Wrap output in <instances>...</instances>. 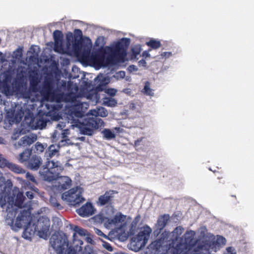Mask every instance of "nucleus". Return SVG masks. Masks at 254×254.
Returning <instances> with one entry per match:
<instances>
[{
    "label": "nucleus",
    "instance_id": "nucleus-1",
    "mask_svg": "<svg viewBox=\"0 0 254 254\" xmlns=\"http://www.w3.org/2000/svg\"><path fill=\"white\" fill-rule=\"evenodd\" d=\"M30 86L27 88V82L23 79L15 78L6 75L3 81V93L7 96L15 95L18 98L34 103L43 100L59 102L64 101L70 108L68 119L72 127H77L81 133L91 135L93 130L104 126L103 120L98 116H107V110L103 107L98 110H91L84 115L88 104L81 102L77 96L78 87L76 84L68 83L66 86L65 81H56L53 78L46 77L41 83L38 75L29 77Z\"/></svg>",
    "mask_w": 254,
    "mask_h": 254
},
{
    "label": "nucleus",
    "instance_id": "nucleus-2",
    "mask_svg": "<svg viewBox=\"0 0 254 254\" xmlns=\"http://www.w3.org/2000/svg\"><path fill=\"white\" fill-rule=\"evenodd\" d=\"M24 196L22 193L18 192L16 195L15 203L10 201L2 205V207L6 209L7 212L5 222L12 229L16 230L20 228L24 224L27 223L30 219L29 210L22 209Z\"/></svg>",
    "mask_w": 254,
    "mask_h": 254
},
{
    "label": "nucleus",
    "instance_id": "nucleus-3",
    "mask_svg": "<svg viewBox=\"0 0 254 254\" xmlns=\"http://www.w3.org/2000/svg\"><path fill=\"white\" fill-rule=\"evenodd\" d=\"M50 244L57 254H79L68 247V240L64 233H55L50 239Z\"/></svg>",
    "mask_w": 254,
    "mask_h": 254
},
{
    "label": "nucleus",
    "instance_id": "nucleus-4",
    "mask_svg": "<svg viewBox=\"0 0 254 254\" xmlns=\"http://www.w3.org/2000/svg\"><path fill=\"white\" fill-rule=\"evenodd\" d=\"M73 39L72 33L68 32L66 36V42L65 46L64 45V52H72L83 61H88L90 58V50L87 49L81 51L80 42L76 40L73 41Z\"/></svg>",
    "mask_w": 254,
    "mask_h": 254
},
{
    "label": "nucleus",
    "instance_id": "nucleus-5",
    "mask_svg": "<svg viewBox=\"0 0 254 254\" xmlns=\"http://www.w3.org/2000/svg\"><path fill=\"white\" fill-rule=\"evenodd\" d=\"M63 170V167L60 162L47 161L40 170L39 174L44 180L51 182L58 178Z\"/></svg>",
    "mask_w": 254,
    "mask_h": 254
},
{
    "label": "nucleus",
    "instance_id": "nucleus-6",
    "mask_svg": "<svg viewBox=\"0 0 254 254\" xmlns=\"http://www.w3.org/2000/svg\"><path fill=\"white\" fill-rule=\"evenodd\" d=\"M83 191L82 188L80 187L73 188L63 193L62 195V199L70 205L79 204L85 200L82 196Z\"/></svg>",
    "mask_w": 254,
    "mask_h": 254
},
{
    "label": "nucleus",
    "instance_id": "nucleus-7",
    "mask_svg": "<svg viewBox=\"0 0 254 254\" xmlns=\"http://www.w3.org/2000/svg\"><path fill=\"white\" fill-rule=\"evenodd\" d=\"M130 44V39L123 38L118 42L112 51L113 55L119 59H122L126 56V50Z\"/></svg>",
    "mask_w": 254,
    "mask_h": 254
},
{
    "label": "nucleus",
    "instance_id": "nucleus-8",
    "mask_svg": "<svg viewBox=\"0 0 254 254\" xmlns=\"http://www.w3.org/2000/svg\"><path fill=\"white\" fill-rule=\"evenodd\" d=\"M37 235L42 238L46 239L49 235L50 221L45 218L43 220L40 219L37 222L36 225Z\"/></svg>",
    "mask_w": 254,
    "mask_h": 254
},
{
    "label": "nucleus",
    "instance_id": "nucleus-9",
    "mask_svg": "<svg viewBox=\"0 0 254 254\" xmlns=\"http://www.w3.org/2000/svg\"><path fill=\"white\" fill-rule=\"evenodd\" d=\"M152 230L148 226L144 227L139 232L135 241L140 247H144L147 243Z\"/></svg>",
    "mask_w": 254,
    "mask_h": 254
},
{
    "label": "nucleus",
    "instance_id": "nucleus-10",
    "mask_svg": "<svg viewBox=\"0 0 254 254\" xmlns=\"http://www.w3.org/2000/svg\"><path fill=\"white\" fill-rule=\"evenodd\" d=\"M73 230L75 232L72 236L73 243L76 247V250H78L79 252L81 251H82L81 245H83V242L82 240L77 239L76 234H78L80 236H86L88 235L89 233L86 230L79 227L77 226H75L73 228Z\"/></svg>",
    "mask_w": 254,
    "mask_h": 254
},
{
    "label": "nucleus",
    "instance_id": "nucleus-11",
    "mask_svg": "<svg viewBox=\"0 0 254 254\" xmlns=\"http://www.w3.org/2000/svg\"><path fill=\"white\" fill-rule=\"evenodd\" d=\"M31 217L30 216V219L29 221L27 223L24 224L20 228L22 227H24V231L23 233V237L25 239H30L31 237L33 236L36 232H37V227L34 224L31 225ZM18 228H16V230L13 229L14 231H17Z\"/></svg>",
    "mask_w": 254,
    "mask_h": 254
},
{
    "label": "nucleus",
    "instance_id": "nucleus-12",
    "mask_svg": "<svg viewBox=\"0 0 254 254\" xmlns=\"http://www.w3.org/2000/svg\"><path fill=\"white\" fill-rule=\"evenodd\" d=\"M53 36L55 40V51L60 53H64L62 33L59 30H56L53 33Z\"/></svg>",
    "mask_w": 254,
    "mask_h": 254
},
{
    "label": "nucleus",
    "instance_id": "nucleus-13",
    "mask_svg": "<svg viewBox=\"0 0 254 254\" xmlns=\"http://www.w3.org/2000/svg\"><path fill=\"white\" fill-rule=\"evenodd\" d=\"M126 220V216L122 214L121 213H117L114 217L112 219H108L105 222V224L107 226H122Z\"/></svg>",
    "mask_w": 254,
    "mask_h": 254
},
{
    "label": "nucleus",
    "instance_id": "nucleus-14",
    "mask_svg": "<svg viewBox=\"0 0 254 254\" xmlns=\"http://www.w3.org/2000/svg\"><path fill=\"white\" fill-rule=\"evenodd\" d=\"M76 212L82 217H88L94 213V208L90 203H86L77 209Z\"/></svg>",
    "mask_w": 254,
    "mask_h": 254
},
{
    "label": "nucleus",
    "instance_id": "nucleus-15",
    "mask_svg": "<svg viewBox=\"0 0 254 254\" xmlns=\"http://www.w3.org/2000/svg\"><path fill=\"white\" fill-rule=\"evenodd\" d=\"M115 193V191L114 190H109L100 196L97 201L98 205L103 206L109 203L113 198Z\"/></svg>",
    "mask_w": 254,
    "mask_h": 254
},
{
    "label": "nucleus",
    "instance_id": "nucleus-16",
    "mask_svg": "<svg viewBox=\"0 0 254 254\" xmlns=\"http://www.w3.org/2000/svg\"><path fill=\"white\" fill-rule=\"evenodd\" d=\"M42 159L36 155L32 156L28 162L27 167L32 170H37L42 164Z\"/></svg>",
    "mask_w": 254,
    "mask_h": 254
},
{
    "label": "nucleus",
    "instance_id": "nucleus-17",
    "mask_svg": "<svg viewBox=\"0 0 254 254\" xmlns=\"http://www.w3.org/2000/svg\"><path fill=\"white\" fill-rule=\"evenodd\" d=\"M58 183V189L60 190H64L70 188L71 180L67 177H62L59 179Z\"/></svg>",
    "mask_w": 254,
    "mask_h": 254
},
{
    "label": "nucleus",
    "instance_id": "nucleus-18",
    "mask_svg": "<svg viewBox=\"0 0 254 254\" xmlns=\"http://www.w3.org/2000/svg\"><path fill=\"white\" fill-rule=\"evenodd\" d=\"M36 139V138L34 137L24 136L18 141L17 143H15L14 146L16 148H18L21 146L25 147L32 144L35 141Z\"/></svg>",
    "mask_w": 254,
    "mask_h": 254
},
{
    "label": "nucleus",
    "instance_id": "nucleus-19",
    "mask_svg": "<svg viewBox=\"0 0 254 254\" xmlns=\"http://www.w3.org/2000/svg\"><path fill=\"white\" fill-rule=\"evenodd\" d=\"M32 151L29 149H25L22 153L16 156L18 161L21 163L28 162L31 155Z\"/></svg>",
    "mask_w": 254,
    "mask_h": 254
},
{
    "label": "nucleus",
    "instance_id": "nucleus-20",
    "mask_svg": "<svg viewBox=\"0 0 254 254\" xmlns=\"http://www.w3.org/2000/svg\"><path fill=\"white\" fill-rule=\"evenodd\" d=\"M24 109L19 105L15 106V108L13 112V118L16 122H19L23 115H24Z\"/></svg>",
    "mask_w": 254,
    "mask_h": 254
},
{
    "label": "nucleus",
    "instance_id": "nucleus-21",
    "mask_svg": "<svg viewBox=\"0 0 254 254\" xmlns=\"http://www.w3.org/2000/svg\"><path fill=\"white\" fill-rule=\"evenodd\" d=\"M6 164L5 165V167H7L9 170L15 173L24 174L25 172V171L24 169L17 164L9 162L7 161Z\"/></svg>",
    "mask_w": 254,
    "mask_h": 254
},
{
    "label": "nucleus",
    "instance_id": "nucleus-22",
    "mask_svg": "<svg viewBox=\"0 0 254 254\" xmlns=\"http://www.w3.org/2000/svg\"><path fill=\"white\" fill-rule=\"evenodd\" d=\"M59 146L57 145H51L49 147L48 150L45 152V155L47 158V160L51 158L53 156L56 155L59 152Z\"/></svg>",
    "mask_w": 254,
    "mask_h": 254
},
{
    "label": "nucleus",
    "instance_id": "nucleus-23",
    "mask_svg": "<svg viewBox=\"0 0 254 254\" xmlns=\"http://www.w3.org/2000/svg\"><path fill=\"white\" fill-rule=\"evenodd\" d=\"M33 122L35 123L36 127L42 129L46 126L47 120L44 117L38 116L34 119Z\"/></svg>",
    "mask_w": 254,
    "mask_h": 254
},
{
    "label": "nucleus",
    "instance_id": "nucleus-24",
    "mask_svg": "<svg viewBox=\"0 0 254 254\" xmlns=\"http://www.w3.org/2000/svg\"><path fill=\"white\" fill-rule=\"evenodd\" d=\"M215 245V241H213V239L212 241H209L207 242L204 245H202L200 246V249L201 250H206L205 253L204 254H210L209 252L210 249H213Z\"/></svg>",
    "mask_w": 254,
    "mask_h": 254
},
{
    "label": "nucleus",
    "instance_id": "nucleus-25",
    "mask_svg": "<svg viewBox=\"0 0 254 254\" xmlns=\"http://www.w3.org/2000/svg\"><path fill=\"white\" fill-rule=\"evenodd\" d=\"M2 186H5V190L2 191L0 190V195H1V197L5 196V193L11 189L12 184L10 180H7L6 181L5 180L4 183H2Z\"/></svg>",
    "mask_w": 254,
    "mask_h": 254
},
{
    "label": "nucleus",
    "instance_id": "nucleus-26",
    "mask_svg": "<svg viewBox=\"0 0 254 254\" xmlns=\"http://www.w3.org/2000/svg\"><path fill=\"white\" fill-rule=\"evenodd\" d=\"M102 133L104 137L108 140L114 139L116 137V135L114 132L109 129H104L102 131Z\"/></svg>",
    "mask_w": 254,
    "mask_h": 254
},
{
    "label": "nucleus",
    "instance_id": "nucleus-27",
    "mask_svg": "<svg viewBox=\"0 0 254 254\" xmlns=\"http://www.w3.org/2000/svg\"><path fill=\"white\" fill-rule=\"evenodd\" d=\"M195 233L192 230L187 231L184 235V238L186 243H190L193 239Z\"/></svg>",
    "mask_w": 254,
    "mask_h": 254
},
{
    "label": "nucleus",
    "instance_id": "nucleus-28",
    "mask_svg": "<svg viewBox=\"0 0 254 254\" xmlns=\"http://www.w3.org/2000/svg\"><path fill=\"white\" fill-rule=\"evenodd\" d=\"M146 45L152 49H156L161 47V43L159 41L151 39L146 42Z\"/></svg>",
    "mask_w": 254,
    "mask_h": 254
},
{
    "label": "nucleus",
    "instance_id": "nucleus-29",
    "mask_svg": "<svg viewBox=\"0 0 254 254\" xmlns=\"http://www.w3.org/2000/svg\"><path fill=\"white\" fill-rule=\"evenodd\" d=\"M103 104L109 107H114L117 104V102L112 97L105 98L103 100Z\"/></svg>",
    "mask_w": 254,
    "mask_h": 254
},
{
    "label": "nucleus",
    "instance_id": "nucleus-30",
    "mask_svg": "<svg viewBox=\"0 0 254 254\" xmlns=\"http://www.w3.org/2000/svg\"><path fill=\"white\" fill-rule=\"evenodd\" d=\"M142 92L148 96H153L154 93L152 90L150 88V83L149 82L147 81L145 82L144 87L142 89Z\"/></svg>",
    "mask_w": 254,
    "mask_h": 254
},
{
    "label": "nucleus",
    "instance_id": "nucleus-31",
    "mask_svg": "<svg viewBox=\"0 0 254 254\" xmlns=\"http://www.w3.org/2000/svg\"><path fill=\"white\" fill-rule=\"evenodd\" d=\"M34 146L37 153H39L44 151V149L47 147V144L46 143L42 144L40 142H37L35 144Z\"/></svg>",
    "mask_w": 254,
    "mask_h": 254
},
{
    "label": "nucleus",
    "instance_id": "nucleus-32",
    "mask_svg": "<svg viewBox=\"0 0 254 254\" xmlns=\"http://www.w3.org/2000/svg\"><path fill=\"white\" fill-rule=\"evenodd\" d=\"M183 228L182 227H178L173 231V236L177 240L178 237L183 233Z\"/></svg>",
    "mask_w": 254,
    "mask_h": 254
},
{
    "label": "nucleus",
    "instance_id": "nucleus-33",
    "mask_svg": "<svg viewBox=\"0 0 254 254\" xmlns=\"http://www.w3.org/2000/svg\"><path fill=\"white\" fill-rule=\"evenodd\" d=\"M141 51V48L139 45H135L132 48V53L134 58H136V57L139 55Z\"/></svg>",
    "mask_w": 254,
    "mask_h": 254
},
{
    "label": "nucleus",
    "instance_id": "nucleus-34",
    "mask_svg": "<svg viewBox=\"0 0 254 254\" xmlns=\"http://www.w3.org/2000/svg\"><path fill=\"white\" fill-rule=\"evenodd\" d=\"M50 202L53 206L56 207L58 209H60L62 208L61 204L59 203H58L56 198L51 197L50 199Z\"/></svg>",
    "mask_w": 254,
    "mask_h": 254
},
{
    "label": "nucleus",
    "instance_id": "nucleus-35",
    "mask_svg": "<svg viewBox=\"0 0 254 254\" xmlns=\"http://www.w3.org/2000/svg\"><path fill=\"white\" fill-rule=\"evenodd\" d=\"M70 144V141L68 138H62V139L59 142V144L57 145L59 146V148L61 147H63L64 146L68 145Z\"/></svg>",
    "mask_w": 254,
    "mask_h": 254
},
{
    "label": "nucleus",
    "instance_id": "nucleus-36",
    "mask_svg": "<svg viewBox=\"0 0 254 254\" xmlns=\"http://www.w3.org/2000/svg\"><path fill=\"white\" fill-rule=\"evenodd\" d=\"M126 76V72L124 71H120L116 73L114 75V77L117 79L119 80L120 79L124 78Z\"/></svg>",
    "mask_w": 254,
    "mask_h": 254
},
{
    "label": "nucleus",
    "instance_id": "nucleus-37",
    "mask_svg": "<svg viewBox=\"0 0 254 254\" xmlns=\"http://www.w3.org/2000/svg\"><path fill=\"white\" fill-rule=\"evenodd\" d=\"M22 49L18 48L13 52V56L16 59H19L22 57Z\"/></svg>",
    "mask_w": 254,
    "mask_h": 254
},
{
    "label": "nucleus",
    "instance_id": "nucleus-38",
    "mask_svg": "<svg viewBox=\"0 0 254 254\" xmlns=\"http://www.w3.org/2000/svg\"><path fill=\"white\" fill-rule=\"evenodd\" d=\"M102 246L103 247V248H104L105 249H106L107 251L109 252H112L113 251V248L112 247V246L109 243L106 242H102Z\"/></svg>",
    "mask_w": 254,
    "mask_h": 254
},
{
    "label": "nucleus",
    "instance_id": "nucleus-39",
    "mask_svg": "<svg viewBox=\"0 0 254 254\" xmlns=\"http://www.w3.org/2000/svg\"><path fill=\"white\" fill-rule=\"evenodd\" d=\"M21 135V131L19 129L15 130L11 136V139L12 140H16Z\"/></svg>",
    "mask_w": 254,
    "mask_h": 254
},
{
    "label": "nucleus",
    "instance_id": "nucleus-40",
    "mask_svg": "<svg viewBox=\"0 0 254 254\" xmlns=\"http://www.w3.org/2000/svg\"><path fill=\"white\" fill-rule=\"evenodd\" d=\"M182 254H198L193 248H190L188 250L182 251Z\"/></svg>",
    "mask_w": 254,
    "mask_h": 254
},
{
    "label": "nucleus",
    "instance_id": "nucleus-41",
    "mask_svg": "<svg viewBox=\"0 0 254 254\" xmlns=\"http://www.w3.org/2000/svg\"><path fill=\"white\" fill-rule=\"evenodd\" d=\"M237 252L235 249L232 247H227L226 249V253L225 254H236Z\"/></svg>",
    "mask_w": 254,
    "mask_h": 254
},
{
    "label": "nucleus",
    "instance_id": "nucleus-42",
    "mask_svg": "<svg viewBox=\"0 0 254 254\" xmlns=\"http://www.w3.org/2000/svg\"><path fill=\"white\" fill-rule=\"evenodd\" d=\"M226 243V240L225 239L222 237V236H219L217 238V239L216 240V243L219 245H225Z\"/></svg>",
    "mask_w": 254,
    "mask_h": 254
},
{
    "label": "nucleus",
    "instance_id": "nucleus-43",
    "mask_svg": "<svg viewBox=\"0 0 254 254\" xmlns=\"http://www.w3.org/2000/svg\"><path fill=\"white\" fill-rule=\"evenodd\" d=\"M26 178L29 181L34 183H37L36 180L35 179V177L30 173H27L26 174Z\"/></svg>",
    "mask_w": 254,
    "mask_h": 254
},
{
    "label": "nucleus",
    "instance_id": "nucleus-44",
    "mask_svg": "<svg viewBox=\"0 0 254 254\" xmlns=\"http://www.w3.org/2000/svg\"><path fill=\"white\" fill-rule=\"evenodd\" d=\"M7 160L0 154V167L3 168L5 166Z\"/></svg>",
    "mask_w": 254,
    "mask_h": 254
},
{
    "label": "nucleus",
    "instance_id": "nucleus-45",
    "mask_svg": "<svg viewBox=\"0 0 254 254\" xmlns=\"http://www.w3.org/2000/svg\"><path fill=\"white\" fill-rule=\"evenodd\" d=\"M103 37H99L97 39L95 42V45L98 47H102L103 45Z\"/></svg>",
    "mask_w": 254,
    "mask_h": 254
},
{
    "label": "nucleus",
    "instance_id": "nucleus-46",
    "mask_svg": "<svg viewBox=\"0 0 254 254\" xmlns=\"http://www.w3.org/2000/svg\"><path fill=\"white\" fill-rule=\"evenodd\" d=\"M69 134V130L68 129H65L63 130V132L61 133L62 138H68L67 135Z\"/></svg>",
    "mask_w": 254,
    "mask_h": 254
},
{
    "label": "nucleus",
    "instance_id": "nucleus-47",
    "mask_svg": "<svg viewBox=\"0 0 254 254\" xmlns=\"http://www.w3.org/2000/svg\"><path fill=\"white\" fill-rule=\"evenodd\" d=\"M106 92L111 96H114L117 92V90L113 88H109L106 90Z\"/></svg>",
    "mask_w": 254,
    "mask_h": 254
},
{
    "label": "nucleus",
    "instance_id": "nucleus-48",
    "mask_svg": "<svg viewBox=\"0 0 254 254\" xmlns=\"http://www.w3.org/2000/svg\"><path fill=\"white\" fill-rule=\"evenodd\" d=\"M167 219L165 216H163L159 220V223L162 226H165L167 223Z\"/></svg>",
    "mask_w": 254,
    "mask_h": 254
},
{
    "label": "nucleus",
    "instance_id": "nucleus-49",
    "mask_svg": "<svg viewBox=\"0 0 254 254\" xmlns=\"http://www.w3.org/2000/svg\"><path fill=\"white\" fill-rule=\"evenodd\" d=\"M94 231L96 234L100 236H103L104 238H107V237L99 229L97 228H94Z\"/></svg>",
    "mask_w": 254,
    "mask_h": 254
},
{
    "label": "nucleus",
    "instance_id": "nucleus-50",
    "mask_svg": "<svg viewBox=\"0 0 254 254\" xmlns=\"http://www.w3.org/2000/svg\"><path fill=\"white\" fill-rule=\"evenodd\" d=\"M60 135V133L57 130H55L52 136L53 141H56L58 139V135Z\"/></svg>",
    "mask_w": 254,
    "mask_h": 254
},
{
    "label": "nucleus",
    "instance_id": "nucleus-51",
    "mask_svg": "<svg viewBox=\"0 0 254 254\" xmlns=\"http://www.w3.org/2000/svg\"><path fill=\"white\" fill-rule=\"evenodd\" d=\"M74 34L76 36L79 37L80 38H81L82 36V31L79 29H75L74 30Z\"/></svg>",
    "mask_w": 254,
    "mask_h": 254
},
{
    "label": "nucleus",
    "instance_id": "nucleus-52",
    "mask_svg": "<svg viewBox=\"0 0 254 254\" xmlns=\"http://www.w3.org/2000/svg\"><path fill=\"white\" fill-rule=\"evenodd\" d=\"M26 195L27 197L30 199H32L34 197L33 193L31 191H27L26 192Z\"/></svg>",
    "mask_w": 254,
    "mask_h": 254
},
{
    "label": "nucleus",
    "instance_id": "nucleus-53",
    "mask_svg": "<svg viewBox=\"0 0 254 254\" xmlns=\"http://www.w3.org/2000/svg\"><path fill=\"white\" fill-rule=\"evenodd\" d=\"M171 56H172V53H171V52H165L161 54V56H162V57H164V58H169V57H170Z\"/></svg>",
    "mask_w": 254,
    "mask_h": 254
},
{
    "label": "nucleus",
    "instance_id": "nucleus-54",
    "mask_svg": "<svg viewBox=\"0 0 254 254\" xmlns=\"http://www.w3.org/2000/svg\"><path fill=\"white\" fill-rule=\"evenodd\" d=\"M143 139L142 137L139 138L137 139L134 142V146L135 147H137L140 145V143L142 141Z\"/></svg>",
    "mask_w": 254,
    "mask_h": 254
},
{
    "label": "nucleus",
    "instance_id": "nucleus-55",
    "mask_svg": "<svg viewBox=\"0 0 254 254\" xmlns=\"http://www.w3.org/2000/svg\"><path fill=\"white\" fill-rule=\"evenodd\" d=\"M150 51H151V49H149L148 51H144L142 54V57H145V58L150 57V54L149 53V52Z\"/></svg>",
    "mask_w": 254,
    "mask_h": 254
},
{
    "label": "nucleus",
    "instance_id": "nucleus-56",
    "mask_svg": "<svg viewBox=\"0 0 254 254\" xmlns=\"http://www.w3.org/2000/svg\"><path fill=\"white\" fill-rule=\"evenodd\" d=\"M85 240L87 241V242L89 244H92L93 242L92 238L89 236V233L88 236H86Z\"/></svg>",
    "mask_w": 254,
    "mask_h": 254
},
{
    "label": "nucleus",
    "instance_id": "nucleus-57",
    "mask_svg": "<svg viewBox=\"0 0 254 254\" xmlns=\"http://www.w3.org/2000/svg\"><path fill=\"white\" fill-rule=\"evenodd\" d=\"M138 63L139 65H141L143 66H146V63L144 60H141L140 61H139Z\"/></svg>",
    "mask_w": 254,
    "mask_h": 254
},
{
    "label": "nucleus",
    "instance_id": "nucleus-58",
    "mask_svg": "<svg viewBox=\"0 0 254 254\" xmlns=\"http://www.w3.org/2000/svg\"><path fill=\"white\" fill-rule=\"evenodd\" d=\"M102 76H100L98 75L97 77L95 78V81H97V80H101V82L100 83V84H103L104 83L102 81V79H101Z\"/></svg>",
    "mask_w": 254,
    "mask_h": 254
},
{
    "label": "nucleus",
    "instance_id": "nucleus-59",
    "mask_svg": "<svg viewBox=\"0 0 254 254\" xmlns=\"http://www.w3.org/2000/svg\"><path fill=\"white\" fill-rule=\"evenodd\" d=\"M129 68L130 70H131V71H132V70L136 71L137 70V68H136V66L134 65H130Z\"/></svg>",
    "mask_w": 254,
    "mask_h": 254
},
{
    "label": "nucleus",
    "instance_id": "nucleus-60",
    "mask_svg": "<svg viewBox=\"0 0 254 254\" xmlns=\"http://www.w3.org/2000/svg\"><path fill=\"white\" fill-rule=\"evenodd\" d=\"M129 108L132 110L134 109L135 108V104L134 103H130L129 105Z\"/></svg>",
    "mask_w": 254,
    "mask_h": 254
},
{
    "label": "nucleus",
    "instance_id": "nucleus-61",
    "mask_svg": "<svg viewBox=\"0 0 254 254\" xmlns=\"http://www.w3.org/2000/svg\"><path fill=\"white\" fill-rule=\"evenodd\" d=\"M64 127V125L63 124H58L57 126V128H59V129H62L63 127Z\"/></svg>",
    "mask_w": 254,
    "mask_h": 254
},
{
    "label": "nucleus",
    "instance_id": "nucleus-62",
    "mask_svg": "<svg viewBox=\"0 0 254 254\" xmlns=\"http://www.w3.org/2000/svg\"><path fill=\"white\" fill-rule=\"evenodd\" d=\"M85 249L86 250V249H88L89 250V252H88V253L90 254V252H92V250H91V247L89 246H87L86 247H85Z\"/></svg>",
    "mask_w": 254,
    "mask_h": 254
},
{
    "label": "nucleus",
    "instance_id": "nucleus-63",
    "mask_svg": "<svg viewBox=\"0 0 254 254\" xmlns=\"http://www.w3.org/2000/svg\"><path fill=\"white\" fill-rule=\"evenodd\" d=\"M31 190H32L33 191H35V192H38V189L37 188L35 187H31Z\"/></svg>",
    "mask_w": 254,
    "mask_h": 254
},
{
    "label": "nucleus",
    "instance_id": "nucleus-64",
    "mask_svg": "<svg viewBox=\"0 0 254 254\" xmlns=\"http://www.w3.org/2000/svg\"><path fill=\"white\" fill-rule=\"evenodd\" d=\"M52 106V109H55V106H54V105H51V104H47L46 105V106L47 107V108H48V109H49V106Z\"/></svg>",
    "mask_w": 254,
    "mask_h": 254
}]
</instances>
